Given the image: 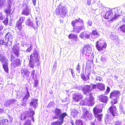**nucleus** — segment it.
Here are the masks:
<instances>
[{
    "label": "nucleus",
    "mask_w": 125,
    "mask_h": 125,
    "mask_svg": "<svg viewBox=\"0 0 125 125\" xmlns=\"http://www.w3.org/2000/svg\"><path fill=\"white\" fill-rule=\"evenodd\" d=\"M107 58L105 55L102 56L101 57V61L103 62H106Z\"/></svg>",
    "instance_id": "obj_40"
},
{
    "label": "nucleus",
    "mask_w": 125,
    "mask_h": 125,
    "mask_svg": "<svg viewBox=\"0 0 125 125\" xmlns=\"http://www.w3.org/2000/svg\"><path fill=\"white\" fill-rule=\"evenodd\" d=\"M3 67L5 71L7 73L9 72L8 63L2 64Z\"/></svg>",
    "instance_id": "obj_35"
},
{
    "label": "nucleus",
    "mask_w": 125,
    "mask_h": 125,
    "mask_svg": "<svg viewBox=\"0 0 125 125\" xmlns=\"http://www.w3.org/2000/svg\"><path fill=\"white\" fill-rule=\"evenodd\" d=\"M28 110L29 111H27L25 112V114L22 115L20 117V119L22 121H23L26 119V116L27 117H31V119L34 122V120L33 116L35 114L34 111L30 108Z\"/></svg>",
    "instance_id": "obj_7"
},
{
    "label": "nucleus",
    "mask_w": 125,
    "mask_h": 125,
    "mask_svg": "<svg viewBox=\"0 0 125 125\" xmlns=\"http://www.w3.org/2000/svg\"><path fill=\"white\" fill-rule=\"evenodd\" d=\"M110 38L111 39L115 40V41L118 42L119 41V39L117 36L114 35L111 33V35L110 37Z\"/></svg>",
    "instance_id": "obj_33"
},
{
    "label": "nucleus",
    "mask_w": 125,
    "mask_h": 125,
    "mask_svg": "<svg viewBox=\"0 0 125 125\" xmlns=\"http://www.w3.org/2000/svg\"><path fill=\"white\" fill-rule=\"evenodd\" d=\"M57 62L56 61L55 62V63H54V65H53V68H52V70H53L54 71H55L57 67Z\"/></svg>",
    "instance_id": "obj_49"
},
{
    "label": "nucleus",
    "mask_w": 125,
    "mask_h": 125,
    "mask_svg": "<svg viewBox=\"0 0 125 125\" xmlns=\"http://www.w3.org/2000/svg\"><path fill=\"white\" fill-rule=\"evenodd\" d=\"M96 81H97L100 82L102 80V78L100 77L97 76L96 77Z\"/></svg>",
    "instance_id": "obj_51"
},
{
    "label": "nucleus",
    "mask_w": 125,
    "mask_h": 125,
    "mask_svg": "<svg viewBox=\"0 0 125 125\" xmlns=\"http://www.w3.org/2000/svg\"><path fill=\"white\" fill-rule=\"evenodd\" d=\"M71 24L73 27V32L77 33H80V31L84 30L85 28L83 21L80 18L76 19L72 21Z\"/></svg>",
    "instance_id": "obj_3"
},
{
    "label": "nucleus",
    "mask_w": 125,
    "mask_h": 125,
    "mask_svg": "<svg viewBox=\"0 0 125 125\" xmlns=\"http://www.w3.org/2000/svg\"><path fill=\"white\" fill-rule=\"evenodd\" d=\"M94 53H92L90 57V59L88 60V61L86 63V68H88L89 69L90 68L91 66V63L93 62V59H94Z\"/></svg>",
    "instance_id": "obj_22"
},
{
    "label": "nucleus",
    "mask_w": 125,
    "mask_h": 125,
    "mask_svg": "<svg viewBox=\"0 0 125 125\" xmlns=\"http://www.w3.org/2000/svg\"><path fill=\"white\" fill-rule=\"evenodd\" d=\"M92 90L91 86L90 85H86L82 88V90L85 94L88 93Z\"/></svg>",
    "instance_id": "obj_21"
},
{
    "label": "nucleus",
    "mask_w": 125,
    "mask_h": 125,
    "mask_svg": "<svg viewBox=\"0 0 125 125\" xmlns=\"http://www.w3.org/2000/svg\"><path fill=\"white\" fill-rule=\"evenodd\" d=\"M34 87H36L37 86L38 84V80L37 79L35 78L34 79Z\"/></svg>",
    "instance_id": "obj_46"
},
{
    "label": "nucleus",
    "mask_w": 125,
    "mask_h": 125,
    "mask_svg": "<svg viewBox=\"0 0 125 125\" xmlns=\"http://www.w3.org/2000/svg\"><path fill=\"white\" fill-rule=\"evenodd\" d=\"M26 23L27 25L33 27L35 30L36 28L34 26L32 21H31L30 19H28L26 21Z\"/></svg>",
    "instance_id": "obj_30"
},
{
    "label": "nucleus",
    "mask_w": 125,
    "mask_h": 125,
    "mask_svg": "<svg viewBox=\"0 0 125 125\" xmlns=\"http://www.w3.org/2000/svg\"><path fill=\"white\" fill-rule=\"evenodd\" d=\"M93 110L95 117L96 118L98 121H100L101 120L102 114H98L102 112V109L101 108H97L96 107H95L94 108Z\"/></svg>",
    "instance_id": "obj_10"
},
{
    "label": "nucleus",
    "mask_w": 125,
    "mask_h": 125,
    "mask_svg": "<svg viewBox=\"0 0 125 125\" xmlns=\"http://www.w3.org/2000/svg\"><path fill=\"white\" fill-rule=\"evenodd\" d=\"M120 29L122 32L125 33V25L121 26L120 27Z\"/></svg>",
    "instance_id": "obj_43"
},
{
    "label": "nucleus",
    "mask_w": 125,
    "mask_h": 125,
    "mask_svg": "<svg viewBox=\"0 0 125 125\" xmlns=\"http://www.w3.org/2000/svg\"><path fill=\"white\" fill-rule=\"evenodd\" d=\"M62 110L56 108L54 110L55 115L53 116L52 119H58V121L52 122V125H62L63 123L65 117L67 116L66 113H62Z\"/></svg>",
    "instance_id": "obj_2"
},
{
    "label": "nucleus",
    "mask_w": 125,
    "mask_h": 125,
    "mask_svg": "<svg viewBox=\"0 0 125 125\" xmlns=\"http://www.w3.org/2000/svg\"><path fill=\"white\" fill-rule=\"evenodd\" d=\"M83 117L84 119L87 120V119H90L92 116V114L89 113V111L85 108L83 109Z\"/></svg>",
    "instance_id": "obj_13"
},
{
    "label": "nucleus",
    "mask_w": 125,
    "mask_h": 125,
    "mask_svg": "<svg viewBox=\"0 0 125 125\" xmlns=\"http://www.w3.org/2000/svg\"><path fill=\"white\" fill-rule=\"evenodd\" d=\"M12 53L17 57H18L19 56V49L18 46L17 45H15L12 49Z\"/></svg>",
    "instance_id": "obj_18"
},
{
    "label": "nucleus",
    "mask_w": 125,
    "mask_h": 125,
    "mask_svg": "<svg viewBox=\"0 0 125 125\" xmlns=\"http://www.w3.org/2000/svg\"><path fill=\"white\" fill-rule=\"evenodd\" d=\"M8 122V120L7 119H2L0 121V125H6Z\"/></svg>",
    "instance_id": "obj_34"
},
{
    "label": "nucleus",
    "mask_w": 125,
    "mask_h": 125,
    "mask_svg": "<svg viewBox=\"0 0 125 125\" xmlns=\"http://www.w3.org/2000/svg\"><path fill=\"white\" fill-rule=\"evenodd\" d=\"M38 99H32L31 101L30 104V105L33 107L35 109L37 107V105Z\"/></svg>",
    "instance_id": "obj_26"
},
{
    "label": "nucleus",
    "mask_w": 125,
    "mask_h": 125,
    "mask_svg": "<svg viewBox=\"0 0 125 125\" xmlns=\"http://www.w3.org/2000/svg\"><path fill=\"white\" fill-rule=\"evenodd\" d=\"M0 60L2 64L7 63L8 59L6 58L3 54H1L0 55Z\"/></svg>",
    "instance_id": "obj_27"
},
{
    "label": "nucleus",
    "mask_w": 125,
    "mask_h": 125,
    "mask_svg": "<svg viewBox=\"0 0 125 125\" xmlns=\"http://www.w3.org/2000/svg\"><path fill=\"white\" fill-rule=\"evenodd\" d=\"M91 86H92V88H91L92 90L93 89H94L97 87V84L95 85L93 84H91Z\"/></svg>",
    "instance_id": "obj_54"
},
{
    "label": "nucleus",
    "mask_w": 125,
    "mask_h": 125,
    "mask_svg": "<svg viewBox=\"0 0 125 125\" xmlns=\"http://www.w3.org/2000/svg\"><path fill=\"white\" fill-rule=\"evenodd\" d=\"M96 47L97 49L99 51H101L104 48H105L106 46V43L103 40H99L96 43Z\"/></svg>",
    "instance_id": "obj_9"
},
{
    "label": "nucleus",
    "mask_w": 125,
    "mask_h": 125,
    "mask_svg": "<svg viewBox=\"0 0 125 125\" xmlns=\"http://www.w3.org/2000/svg\"><path fill=\"white\" fill-rule=\"evenodd\" d=\"M97 88L101 90H104L105 89V86L103 83H99L97 84Z\"/></svg>",
    "instance_id": "obj_32"
},
{
    "label": "nucleus",
    "mask_w": 125,
    "mask_h": 125,
    "mask_svg": "<svg viewBox=\"0 0 125 125\" xmlns=\"http://www.w3.org/2000/svg\"><path fill=\"white\" fill-rule=\"evenodd\" d=\"M121 122L119 121L115 122V125H121Z\"/></svg>",
    "instance_id": "obj_53"
},
{
    "label": "nucleus",
    "mask_w": 125,
    "mask_h": 125,
    "mask_svg": "<svg viewBox=\"0 0 125 125\" xmlns=\"http://www.w3.org/2000/svg\"><path fill=\"white\" fill-rule=\"evenodd\" d=\"M4 110L2 109H0V114H1L4 112Z\"/></svg>",
    "instance_id": "obj_59"
},
{
    "label": "nucleus",
    "mask_w": 125,
    "mask_h": 125,
    "mask_svg": "<svg viewBox=\"0 0 125 125\" xmlns=\"http://www.w3.org/2000/svg\"><path fill=\"white\" fill-rule=\"evenodd\" d=\"M19 31L20 34L22 36L23 38H25L26 37V36L24 31H21V30Z\"/></svg>",
    "instance_id": "obj_37"
},
{
    "label": "nucleus",
    "mask_w": 125,
    "mask_h": 125,
    "mask_svg": "<svg viewBox=\"0 0 125 125\" xmlns=\"http://www.w3.org/2000/svg\"><path fill=\"white\" fill-rule=\"evenodd\" d=\"M3 28L1 26H0V31L1 30H2V29H3Z\"/></svg>",
    "instance_id": "obj_62"
},
{
    "label": "nucleus",
    "mask_w": 125,
    "mask_h": 125,
    "mask_svg": "<svg viewBox=\"0 0 125 125\" xmlns=\"http://www.w3.org/2000/svg\"><path fill=\"white\" fill-rule=\"evenodd\" d=\"M69 39H73L75 41H77V36L73 33H71L68 36Z\"/></svg>",
    "instance_id": "obj_31"
},
{
    "label": "nucleus",
    "mask_w": 125,
    "mask_h": 125,
    "mask_svg": "<svg viewBox=\"0 0 125 125\" xmlns=\"http://www.w3.org/2000/svg\"><path fill=\"white\" fill-rule=\"evenodd\" d=\"M10 60L12 62L10 64L11 66L12 67H16L19 66L21 64V60L19 58H15V56L11 54L10 56Z\"/></svg>",
    "instance_id": "obj_8"
},
{
    "label": "nucleus",
    "mask_w": 125,
    "mask_h": 125,
    "mask_svg": "<svg viewBox=\"0 0 125 125\" xmlns=\"http://www.w3.org/2000/svg\"><path fill=\"white\" fill-rule=\"evenodd\" d=\"M93 94L92 93H90L89 95V98H85L84 100V101L89 106H93L94 104L93 101L94 98L93 97Z\"/></svg>",
    "instance_id": "obj_14"
},
{
    "label": "nucleus",
    "mask_w": 125,
    "mask_h": 125,
    "mask_svg": "<svg viewBox=\"0 0 125 125\" xmlns=\"http://www.w3.org/2000/svg\"><path fill=\"white\" fill-rule=\"evenodd\" d=\"M35 71L34 70H33L31 72V76L32 77L33 79H34V76L35 74Z\"/></svg>",
    "instance_id": "obj_47"
},
{
    "label": "nucleus",
    "mask_w": 125,
    "mask_h": 125,
    "mask_svg": "<svg viewBox=\"0 0 125 125\" xmlns=\"http://www.w3.org/2000/svg\"><path fill=\"white\" fill-rule=\"evenodd\" d=\"M25 44L26 45H27V46L28 47V49H27L26 51L27 52H30L32 48V44H31V42L30 44H27V42H26L25 43Z\"/></svg>",
    "instance_id": "obj_36"
},
{
    "label": "nucleus",
    "mask_w": 125,
    "mask_h": 125,
    "mask_svg": "<svg viewBox=\"0 0 125 125\" xmlns=\"http://www.w3.org/2000/svg\"><path fill=\"white\" fill-rule=\"evenodd\" d=\"M25 19V17H21L20 18L19 20L17 22L15 25V27L19 30H21L22 28V24L23 22Z\"/></svg>",
    "instance_id": "obj_15"
},
{
    "label": "nucleus",
    "mask_w": 125,
    "mask_h": 125,
    "mask_svg": "<svg viewBox=\"0 0 125 125\" xmlns=\"http://www.w3.org/2000/svg\"><path fill=\"white\" fill-rule=\"evenodd\" d=\"M99 100L100 101L104 103H107L108 97L104 95H100L99 96Z\"/></svg>",
    "instance_id": "obj_29"
},
{
    "label": "nucleus",
    "mask_w": 125,
    "mask_h": 125,
    "mask_svg": "<svg viewBox=\"0 0 125 125\" xmlns=\"http://www.w3.org/2000/svg\"><path fill=\"white\" fill-rule=\"evenodd\" d=\"M17 102V100L14 99H10L6 101L4 105L6 107H10V106L13 105Z\"/></svg>",
    "instance_id": "obj_16"
},
{
    "label": "nucleus",
    "mask_w": 125,
    "mask_h": 125,
    "mask_svg": "<svg viewBox=\"0 0 125 125\" xmlns=\"http://www.w3.org/2000/svg\"><path fill=\"white\" fill-rule=\"evenodd\" d=\"M110 90V89L109 87H107V88L105 92V94H108Z\"/></svg>",
    "instance_id": "obj_50"
},
{
    "label": "nucleus",
    "mask_w": 125,
    "mask_h": 125,
    "mask_svg": "<svg viewBox=\"0 0 125 125\" xmlns=\"http://www.w3.org/2000/svg\"><path fill=\"white\" fill-rule=\"evenodd\" d=\"M123 20L124 21V22H125V16H124L123 18Z\"/></svg>",
    "instance_id": "obj_64"
},
{
    "label": "nucleus",
    "mask_w": 125,
    "mask_h": 125,
    "mask_svg": "<svg viewBox=\"0 0 125 125\" xmlns=\"http://www.w3.org/2000/svg\"><path fill=\"white\" fill-rule=\"evenodd\" d=\"M87 4L90 5L91 4V0H87Z\"/></svg>",
    "instance_id": "obj_57"
},
{
    "label": "nucleus",
    "mask_w": 125,
    "mask_h": 125,
    "mask_svg": "<svg viewBox=\"0 0 125 125\" xmlns=\"http://www.w3.org/2000/svg\"><path fill=\"white\" fill-rule=\"evenodd\" d=\"M82 97V95L79 92H76L73 96V99L77 102L80 100Z\"/></svg>",
    "instance_id": "obj_19"
},
{
    "label": "nucleus",
    "mask_w": 125,
    "mask_h": 125,
    "mask_svg": "<svg viewBox=\"0 0 125 125\" xmlns=\"http://www.w3.org/2000/svg\"><path fill=\"white\" fill-rule=\"evenodd\" d=\"M30 12V10L29 7L28 6H26L23 10L22 14L28 16L29 15Z\"/></svg>",
    "instance_id": "obj_25"
},
{
    "label": "nucleus",
    "mask_w": 125,
    "mask_h": 125,
    "mask_svg": "<svg viewBox=\"0 0 125 125\" xmlns=\"http://www.w3.org/2000/svg\"><path fill=\"white\" fill-rule=\"evenodd\" d=\"M120 94V92L118 91H114L110 94V98L113 99L111 103L113 105L109 108V110L113 117L117 116L118 115L117 109L115 106L114 104H116L117 100L118 99Z\"/></svg>",
    "instance_id": "obj_1"
},
{
    "label": "nucleus",
    "mask_w": 125,
    "mask_h": 125,
    "mask_svg": "<svg viewBox=\"0 0 125 125\" xmlns=\"http://www.w3.org/2000/svg\"><path fill=\"white\" fill-rule=\"evenodd\" d=\"M87 24L89 26H91L92 24V22L91 21L89 20L88 21Z\"/></svg>",
    "instance_id": "obj_52"
},
{
    "label": "nucleus",
    "mask_w": 125,
    "mask_h": 125,
    "mask_svg": "<svg viewBox=\"0 0 125 125\" xmlns=\"http://www.w3.org/2000/svg\"><path fill=\"white\" fill-rule=\"evenodd\" d=\"M105 121L106 124H112L114 122L112 120L111 117L108 114L106 115L105 117Z\"/></svg>",
    "instance_id": "obj_23"
},
{
    "label": "nucleus",
    "mask_w": 125,
    "mask_h": 125,
    "mask_svg": "<svg viewBox=\"0 0 125 125\" xmlns=\"http://www.w3.org/2000/svg\"><path fill=\"white\" fill-rule=\"evenodd\" d=\"M119 15L118 14H115L114 15V17L113 14V13L112 10L110 9H109L106 11V14L104 16V18L105 19H110V20L113 21L115 20L119 16Z\"/></svg>",
    "instance_id": "obj_6"
},
{
    "label": "nucleus",
    "mask_w": 125,
    "mask_h": 125,
    "mask_svg": "<svg viewBox=\"0 0 125 125\" xmlns=\"http://www.w3.org/2000/svg\"><path fill=\"white\" fill-rule=\"evenodd\" d=\"M76 70L77 73L79 74L80 73L81 70V66H80L79 63L76 67Z\"/></svg>",
    "instance_id": "obj_38"
},
{
    "label": "nucleus",
    "mask_w": 125,
    "mask_h": 125,
    "mask_svg": "<svg viewBox=\"0 0 125 125\" xmlns=\"http://www.w3.org/2000/svg\"><path fill=\"white\" fill-rule=\"evenodd\" d=\"M71 69V72L72 73V75L73 77L75 75H74V74L73 73V70L72 69Z\"/></svg>",
    "instance_id": "obj_56"
},
{
    "label": "nucleus",
    "mask_w": 125,
    "mask_h": 125,
    "mask_svg": "<svg viewBox=\"0 0 125 125\" xmlns=\"http://www.w3.org/2000/svg\"><path fill=\"white\" fill-rule=\"evenodd\" d=\"M85 53V56L86 57H88L90 55V53Z\"/></svg>",
    "instance_id": "obj_58"
},
{
    "label": "nucleus",
    "mask_w": 125,
    "mask_h": 125,
    "mask_svg": "<svg viewBox=\"0 0 125 125\" xmlns=\"http://www.w3.org/2000/svg\"><path fill=\"white\" fill-rule=\"evenodd\" d=\"M92 35H99V34L98 33L96 30L93 31L92 33Z\"/></svg>",
    "instance_id": "obj_45"
},
{
    "label": "nucleus",
    "mask_w": 125,
    "mask_h": 125,
    "mask_svg": "<svg viewBox=\"0 0 125 125\" xmlns=\"http://www.w3.org/2000/svg\"><path fill=\"white\" fill-rule=\"evenodd\" d=\"M12 3L9 2L8 3V4L6 7L5 8L4 11L5 13H6L7 15H10L11 14V9L12 6Z\"/></svg>",
    "instance_id": "obj_20"
},
{
    "label": "nucleus",
    "mask_w": 125,
    "mask_h": 125,
    "mask_svg": "<svg viewBox=\"0 0 125 125\" xmlns=\"http://www.w3.org/2000/svg\"><path fill=\"white\" fill-rule=\"evenodd\" d=\"M30 58L28 66L31 68H33L36 62L39 61L38 55L36 53H32L30 55Z\"/></svg>",
    "instance_id": "obj_5"
},
{
    "label": "nucleus",
    "mask_w": 125,
    "mask_h": 125,
    "mask_svg": "<svg viewBox=\"0 0 125 125\" xmlns=\"http://www.w3.org/2000/svg\"><path fill=\"white\" fill-rule=\"evenodd\" d=\"M12 36L11 35L10 33L8 32L5 35V40L6 42L1 39L0 41V45H5L6 46H8V42L10 40H11L12 38Z\"/></svg>",
    "instance_id": "obj_12"
},
{
    "label": "nucleus",
    "mask_w": 125,
    "mask_h": 125,
    "mask_svg": "<svg viewBox=\"0 0 125 125\" xmlns=\"http://www.w3.org/2000/svg\"><path fill=\"white\" fill-rule=\"evenodd\" d=\"M92 51L91 46L89 44L85 45L83 48L82 51V53L83 54L85 53H90Z\"/></svg>",
    "instance_id": "obj_17"
},
{
    "label": "nucleus",
    "mask_w": 125,
    "mask_h": 125,
    "mask_svg": "<svg viewBox=\"0 0 125 125\" xmlns=\"http://www.w3.org/2000/svg\"><path fill=\"white\" fill-rule=\"evenodd\" d=\"M76 125H83V123L81 120H76L75 122Z\"/></svg>",
    "instance_id": "obj_41"
},
{
    "label": "nucleus",
    "mask_w": 125,
    "mask_h": 125,
    "mask_svg": "<svg viewBox=\"0 0 125 125\" xmlns=\"http://www.w3.org/2000/svg\"><path fill=\"white\" fill-rule=\"evenodd\" d=\"M80 37L82 39H89L90 38V35L87 34L85 32H81L80 35Z\"/></svg>",
    "instance_id": "obj_28"
},
{
    "label": "nucleus",
    "mask_w": 125,
    "mask_h": 125,
    "mask_svg": "<svg viewBox=\"0 0 125 125\" xmlns=\"http://www.w3.org/2000/svg\"><path fill=\"white\" fill-rule=\"evenodd\" d=\"M24 125H32L31 124V122L30 120L28 119L26 120L24 124Z\"/></svg>",
    "instance_id": "obj_42"
},
{
    "label": "nucleus",
    "mask_w": 125,
    "mask_h": 125,
    "mask_svg": "<svg viewBox=\"0 0 125 125\" xmlns=\"http://www.w3.org/2000/svg\"><path fill=\"white\" fill-rule=\"evenodd\" d=\"M8 18L7 17L6 18L5 20L2 21L4 24L6 26L8 25Z\"/></svg>",
    "instance_id": "obj_44"
},
{
    "label": "nucleus",
    "mask_w": 125,
    "mask_h": 125,
    "mask_svg": "<svg viewBox=\"0 0 125 125\" xmlns=\"http://www.w3.org/2000/svg\"><path fill=\"white\" fill-rule=\"evenodd\" d=\"M68 12L67 10L65 7L62 6L60 4L57 6L55 11L56 15L62 18H64Z\"/></svg>",
    "instance_id": "obj_4"
},
{
    "label": "nucleus",
    "mask_w": 125,
    "mask_h": 125,
    "mask_svg": "<svg viewBox=\"0 0 125 125\" xmlns=\"http://www.w3.org/2000/svg\"><path fill=\"white\" fill-rule=\"evenodd\" d=\"M32 2L33 5H34L36 4V0H33Z\"/></svg>",
    "instance_id": "obj_60"
},
{
    "label": "nucleus",
    "mask_w": 125,
    "mask_h": 125,
    "mask_svg": "<svg viewBox=\"0 0 125 125\" xmlns=\"http://www.w3.org/2000/svg\"><path fill=\"white\" fill-rule=\"evenodd\" d=\"M21 73L22 75L24 77L25 76L28 77L29 76L30 72L27 69L24 68L22 69Z\"/></svg>",
    "instance_id": "obj_24"
},
{
    "label": "nucleus",
    "mask_w": 125,
    "mask_h": 125,
    "mask_svg": "<svg viewBox=\"0 0 125 125\" xmlns=\"http://www.w3.org/2000/svg\"><path fill=\"white\" fill-rule=\"evenodd\" d=\"M123 107H121V110L122 112H124L123 111Z\"/></svg>",
    "instance_id": "obj_63"
},
{
    "label": "nucleus",
    "mask_w": 125,
    "mask_h": 125,
    "mask_svg": "<svg viewBox=\"0 0 125 125\" xmlns=\"http://www.w3.org/2000/svg\"><path fill=\"white\" fill-rule=\"evenodd\" d=\"M5 2V0H0V8H1L4 6V3Z\"/></svg>",
    "instance_id": "obj_48"
},
{
    "label": "nucleus",
    "mask_w": 125,
    "mask_h": 125,
    "mask_svg": "<svg viewBox=\"0 0 125 125\" xmlns=\"http://www.w3.org/2000/svg\"><path fill=\"white\" fill-rule=\"evenodd\" d=\"M81 78L84 81H86L89 78L88 76H87V78H86L85 75L83 73H81Z\"/></svg>",
    "instance_id": "obj_39"
},
{
    "label": "nucleus",
    "mask_w": 125,
    "mask_h": 125,
    "mask_svg": "<svg viewBox=\"0 0 125 125\" xmlns=\"http://www.w3.org/2000/svg\"><path fill=\"white\" fill-rule=\"evenodd\" d=\"M3 19V15L2 12H0V20H2Z\"/></svg>",
    "instance_id": "obj_55"
},
{
    "label": "nucleus",
    "mask_w": 125,
    "mask_h": 125,
    "mask_svg": "<svg viewBox=\"0 0 125 125\" xmlns=\"http://www.w3.org/2000/svg\"><path fill=\"white\" fill-rule=\"evenodd\" d=\"M26 92L25 95L22 98V100H21L20 105L23 106H25L27 104V102L29 97L30 96V94L28 90L26 88Z\"/></svg>",
    "instance_id": "obj_11"
},
{
    "label": "nucleus",
    "mask_w": 125,
    "mask_h": 125,
    "mask_svg": "<svg viewBox=\"0 0 125 125\" xmlns=\"http://www.w3.org/2000/svg\"><path fill=\"white\" fill-rule=\"evenodd\" d=\"M8 0V3H9V2H10L11 3H12V0Z\"/></svg>",
    "instance_id": "obj_61"
}]
</instances>
